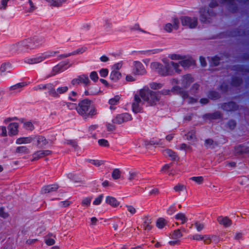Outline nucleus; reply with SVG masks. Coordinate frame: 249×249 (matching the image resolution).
I'll list each match as a JSON object with an SVG mask.
<instances>
[{
	"instance_id": "nucleus-1",
	"label": "nucleus",
	"mask_w": 249,
	"mask_h": 249,
	"mask_svg": "<svg viewBox=\"0 0 249 249\" xmlns=\"http://www.w3.org/2000/svg\"><path fill=\"white\" fill-rule=\"evenodd\" d=\"M92 101L87 98L80 100L76 111L83 118H92L97 114V109Z\"/></svg>"
},
{
	"instance_id": "nucleus-2",
	"label": "nucleus",
	"mask_w": 249,
	"mask_h": 249,
	"mask_svg": "<svg viewBox=\"0 0 249 249\" xmlns=\"http://www.w3.org/2000/svg\"><path fill=\"white\" fill-rule=\"evenodd\" d=\"M218 5L217 0H212L209 4L210 8L206 9L205 7H201L199 9V19L201 22L207 23L211 22V18L216 16V13L212 8L217 7Z\"/></svg>"
},
{
	"instance_id": "nucleus-3",
	"label": "nucleus",
	"mask_w": 249,
	"mask_h": 249,
	"mask_svg": "<svg viewBox=\"0 0 249 249\" xmlns=\"http://www.w3.org/2000/svg\"><path fill=\"white\" fill-rule=\"evenodd\" d=\"M139 94L141 98L147 102L150 106H155L160 99V96L158 95V93L151 90L148 87H144L140 89Z\"/></svg>"
},
{
	"instance_id": "nucleus-4",
	"label": "nucleus",
	"mask_w": 249,
	"mask_h": 249,
	"mask_svg": "<svg viewBox=\"0 0 249 249\" xmlns=\"http://www.w3.org/2000/svg\"><path fill=\"white\" fill-rule=\"evenodd\" d=\"M43 39L38 36L26 39L17 44V47L21 51L28 49H34L38 47L43 42Z\"/></svg>"
},
{
	"instance_id": "nucleus-5",
	"label": "nucleus",
	"mask_w": 249,
	"mask_h": 249,
	"mask_svg": "<svg viewBox=\"0 0 249 249\" xmlns=\"http://www.w3.org/2000/svg\"><path fill=\"white\" fill-rule=\"evenodd\" d=\"M150 66L153 70L161 76H172L174 74V70L169 63L163 65L160 62H154L151 63Z\"/></svg>"
},
{
	"instance_id": "nucleus-6",
	"label": "nucleus",
	"mask_w": 249,
	"mask_h": 249,
	"mask_svg": "<svg viewBox=\"0 0 249 249\" xmlns=\"http://www.w3.org/2000/svg\"><path fill=\"white\" fill-rule=\"evenodd\" d=\"M180 20L182 26H187L190 29L195 28L198 24V19L196 17L182 16L180 17Z\"/></svg>"
},
{
	"instance_id": "nucleus-7",
	"label": "nucleus",
	"mask_w": 249,
	"mask_h": 249,
	"mask_svg": "<svg viewBox=\"0 0 249 249\" xmlns=\"http://www.w3.org/2000/svg\"><path fill=\"white\" fill-rule=\"evenodd\" d=\"M132 120V117L131 115L128 113L125 112L117 114L112 120V123L114 124H121Z\"/></svg>"
},
{
	"instance_id": "nucleus-8",
	"label": "nucleus",
	"mask_w": 249,
	"mask_h": 249,
	"mask_svg": "<svg viewBox=\"0 0 249 249\" xmlns=\"http://www.w3.org/2000/svg\"><path fill=\"white\" fill-rule=\"evenodd\" d=\"M90 83L88 74H83L77 76L71 81V84L73 86H77L83 84L84 86H87Z\"/></svg>"
},
{
	"instance_id": "nucleus-9",
	"label": "nucleus",
	"mask_w": 249,
	"mask_h": 249,
	"mask_svg": "<svg viewBox=\"0 0 249 249\" xmlns=\"http://www.w3.org/2000/svg\"><path fill=\"white\" fill-rule=\"evenodd\" d=\"M69 63L68 60L63 61L54 66L52 69V75H55L68 69L70 67L68 66Z\"/></svg>"
},
{
	"instance_id": "nucleus-10",
	"label": "nucleus",
	"mask_w": 249,
	"mask_h": 249,
	"mask_svg": "<svg viewBox=\"0 0 249 249\" xmlns=\"http://www.w3.org/2000/svg\"><path fill=\"white\" fill-rule=\"evenodd\" d=\"M221 107L223 110L228 112L236 111L239 108V106L234 101L224 103Z\"/></svg>"
},
{
	"instance_id": "nucleus-11",
	"label": "nucleus",
	"mask_w": 249,
	"mask_h": 249,
	"mask_svg": "<svg viewBox=\"0 0 249 249\" xmlns=\"http://www.w3.org/2000/svg\"><path fill=\"white\" fill-rule=\"evenodd\" d=\"M68 89L69 88L67 86L59 87L55 89L53 85L51 96L55 99L58 98L60 97V94L66 93Z\"/></svg>"
},
{
	"instance_id": "nucleus-12",
	"label": "nucleus",
	"mask_w": 249,
	"mask_h": 249,
	"mask_svg": "<svg viewBox=\"0 0 249 249\" xmlns=\"http://www.w3.org/2000/svg\"><path fill=\"white\" fill-rule=\"evenodd\" d=\"M220 2L221 3H227L228 11L232 13H236L238 9L235 0H220Z\"/></svg>"
},
{
	"instance_id": "nucleus-13",
	"label": "nucleus",
	"mask_w": 249,
	"mask_h": 249,
	"mask_svg": "<svg viewBox=\"0 0 249 249\" xmlns=\"http://www.w3.org/2000/svg\"><path fill=\"white\" fill-rule=\"evenodd\" d=\"M46 58L47 55L42 54L41 55L35 56L31 58H26L25 59V62L30 64H37L43 61Z\"/></svg>"
},
{
	"instance_id": "nucleus-14",
	"label": "nucleus",
	"mask_w": 249,
	"mask_h": 249,
	"mask_svg": "<svg viewBox=\"0 0 249 249\" xmlns=\"http://www.w3.org/2000/svg\"><path fill=\"white\" fill-rule=\"evenodd\" d=\"M35 140L36 141V145L39 148H45L49 144V140L46 139L44 136L41 135L35 136Z\"/></svg>"
},
{
	"instance_id": "nucleus-15",
	"label": "nucleus",
	"mask_w": 249,
	"mask_h": 249,
	"mask_svg": "<svg viewBox=\"0 0 249 249\" xmlns=\"http://www.w3.org/2000/svg\"><path fill=\"white\" fill-rule=\"evenodd\" d=\"M133 73L136 75H143L146 71L143 64L140 61H134V66L133 68Z\"/></svg>"
},
{
	"instance_id": "nucleus-16",
	"label": "nucleus",
	"mask_w": 249,
	"mask_h": 249,
	"mask_svg": "<svg viewBox=\"0 0 249 249\" xmlns=\"http://www.w3.org/2000/svg\"><path fill=\"white\" fill-rule=\"evenodd\" d=\"M53 84L52 83H47L45 84H40L36 86L34 88L35 90H47V93L49 95L51 96L52 91L53 87Z\"/></svg>"
},
{
	"instance_id": "nucleus-17",
	"label": "nucleus",
	"mask_w": 249,
	"mask_h": 249,
	"mask_svg": "<svg viewBox=\"0 0 249 249\" xmlns=\"http://www.w3.org/2000/svg\"><path fill=\"white\" fill-rule=\"evenodd\" d=\"M217 220L220 225L225 228H229L232 225V221L227 216H219Z\"/></svg>"
},
{
	"instance_id": "nucleus-18",
	"label": "nucleus",
	"mask_w": 249,
	"mask_h": 249,
	"mask_svg": "<svg viewBox=\"0 0 249 249\" xmlns=\"http://www.w3.org/2000/svg\"><path fill=\"white\" fill-rule=\"evenodd\" d=\"M194 79L190 74H187L182 76L181 85L184 88H187L193 82Z\"/></svg>"
},
{
	"instance_id": "nucleus-19",
	"label": "nucleus",
	"mask_w": 249,
	"mask_h": 249,
	"mask_svg": "<svg viewBox=\"0 0 249 249\" xmlns=\"http://www.w3.org/2000/svg\"><path fill=\"white\" fill-rule=\"evenodd\" d=\"M222 117V114L219 111H215L213 113H208L203 115V118L204 119L215 120L221 119Z\"/></svg>"
},
{
	"instance_id": "nucleus-20",
	"label": "nucleus",
	"mask_w": 249,
	"mask_h": 249,
	"mask_svg": "<svg viewBox=\"0 0 249 249\" xmlns=\"http://www.w3.org/2000/svg\"><path fill=\"white\" fill-rule=\"evenodd\" d=\"M8 134L9 136H15L18 134V123H11L8 125Z\"/></svg>"
},
{
	"instance_id": "nucleus-21",
	"label": "nucleus",
	"mask_w": 249,
	"mask_h": 249,
	"mask_svg": "<svg viewBox=\"0 0 249 249\" xmlns=\"http://www.w3.org/2000/svg\"><path fill=\"white\" fill-rule=\"evenodd\" d=\"M172 92L179 93L183 99H187L189 95L188 93L186 91L183 89L182 88L178 86H174L171 89Z\"/></svg>"
},
{
	"instance_id": "nucleus-22",
	"label": "nucleus",
	"mask_w": 249,
	"mask_h": 249,
	"mask_svg": "<svg viewBox=\"0 0 249 249\" xmlns=\"http://www.w3.org/2000/svg\"><path fill=\"white\" fill-rule=\"evenodd\" d=\"M58 188L57 184H50L42 187L41 192L42 194H47L56 191Z\"/></svg>"
},
{
	"instance_id": "nucleus-23",
	"label": "nucleus",
	"mask_w": 249,
	"mask_h": 249,
	"mask_svg": "<svg viewBox=\"0 0 249 249\" xmlns=\"http://www.w3.org/2000/svg\"><path fill=\"white\" fill-rule=\"evenodd\" d=\"M35 141L34 136H30L27 137H20L16 140V143L17 144L23 143H30Z\"/></svg>"
},
{
	"instance_id": "nucleus-24",
	"label": "nucleus",
	"mask_w": 249,
	"mask_h": 249,
	"mask_svg": "<svg viewBox=\"0 0 249 249\" xmlns=\"http://www.w3.org/2000/svg\"><path fill=\"white\" fill-rule=\"evenodd\" d=\"M234 151L236 154L240 155L243 153H249V147L244 144H240L235 147Z\"/></svg>"
},
{
	"instance_id": "nucleus-25",
	"label": "nucleus",
	"mask_w": 249,
	"mask_h": 249,
	"mask_svg": "<svg viewBox=\"0 0 249 249\" xmlns=\"http://www.w3.org/2000/svg\"><path fill=\"white\" fill-rule=\"evenodd\" d=\"M106 203L113 207H117L120 204V202L116 198L109 196L106 197Z\"/></svg>"
},
{
	"instance_id": "nucleus-26",
	"label": "nucleus",
	"mask_w": 249,
	"mask_h": 249,
	"mask_svg": "<svg viewBox=\"0 0 249 249\" xmlns=\"http://www.w3.org/2000/svg\"><path fill=\"white\" fill-rule=\"evenodd\" d=\"M179 64L184 68H188L195 64V61L191 58L182 59L179 62Z\"/></svg>"
},
{
	"instance_id": "nucleus-27",
	"label": "nucleus",
	"mask_w": 249,
	"mask_h": 249,
	"mask_svg": "<svg viewBox=\"0 0 249 249\" xmlns=\"http://www.w3.org/2000/svg\"><path fill=\"white\" fill-rule=\"evenodd\" d=\"M122 74L119 71L113 70L110 72L109 78L114 82H117L121 77Z\"/></svg>"
},
{
	"instance_id": "nucleus-28",
	"label": "nucleus",
	"mask_w": 249,
	"mask_h": 249,
	"mask_svg": "<svg viewBox=\"0 0 249 249\" xmlns=\"http://www.w3.org/2000/svg\"><path fill=\"white\" fill-rule=\"evenodd\" d=\"M243 82L242 78L237 76H232L231 78V84L234 87H238L240 86Z\"/></svg>"
},
{
	"instance_id": "nucleus-29",
	"label": "nucleus",
	"mask_w": 249,
	"mask_h": 249,
	"mask_svg": "<svg viewBox=\"0 0 249 249\" xmlns=\"http://www.w3.org/2000/svg\"><path fill=\"white\" fill-rule=\"evenodd\" d=\"M207 96L210 99L214 101L219 99L221 95L218 92L213 90H211L208 91Z\"/></svg>"
},
{
	"instance_id": "nucleus-30",
	"label": "nucleus",
	"mask_w": 249,
	"mask_h": 249,
	"mask_svg": "<svg viewBox=\"0 0 249 249\" xmlns=\"http://www.w3.org/2000/svg\"><path fill=\"white\" fill-rule=\"evenodd\" d=\"M164 154L171 158L173 160H176L179 159L177 153L170 149H166L164 151Z\"/></svg>"
},
{
	"instance_id": "nucleus-31",
	"label": "nucleus",
	"mask_w": 249,
	"mask_h": 249,
	"mask_svg": "<svg viewBox=\"0 0 249 249\" xmlns=\"http://www.w3.org/2000/svg\"><path fill=\"white\" fill-rule=\"evenodd\" d=\"M162 51L161 49H154L152 50H148L144 51H139L141 54H144L146 55H150L153 54L158 53Z\"/></svg>"
},
{
	"instance_id": "nucleus-32",
	"label": "nucleus",
	"mask_w": 249,
	"mask_h": 249,
	"mask_svg": "<svg viewBox=\"0 0 249 249\" xmlns=\"http://www.w3.org/2000/svg\"><path fill=\"white\" fill-rule=\"evenodd\" d=\"M52 7H58L61 6L66 0H45Z\"/></svg>"
},
{
	"instance_id": "nucleus-33",
	"label": "nucleus",
	"mask_w": 249,
	"mask_h": 249,
	"mask_svg": "<svg viewBox=\"0 0 249 249\" xmlns=\"http://www.w3.org/2000/svg\"><path fill=\"white\" fill-rule=\"evenodd\" d=\"M221 58L217 55H214L211 58L210 61V66H217L220 64Z\"/></svg>"
},
{
	"instance_id": "nucleus-34",
	"label": "nucleus",
	"mask_w": 249,
	"mask_h": 249,
	"mask_svg": "<svg viewBox=\"0 0 249 249\" xmlns=\"http://www.w3.org/2000/svg\"><path fill=\"white\" fill-rule=\"evenodd\" d=\"M79 53H82V51L80 49H77L76 50L73 51L70 53H67L64 54H60L58 56L59 59L69 57L71 55H75Z\"/></svg>"
},
{
	"instance_id": "nucleus-35",
	"label": "nucleus",
	"mask_w": 249,
	"mask_h": 249,
	"mask_svg": "<svg viewBox=\"0 0 249 249\" xmlns=\"http://www.w3.org/2000/svg\"><path fill=\"white\" fill-rule=\"evenodd\" d=\"M167 221L162 217L159 218L156 221V225L158 229H162L167 224Z\"/></svg>"
},
{
	"instance_id": "nucleus-36",
	"label": "nucleus",
	"mask_w": 249,
	"mask_h": 249,
	"mask_svg": "<svg viewBox=\"0 0 249 249\" xmlns=\"http://www.w3.org/2000/svg\"><path fill=\"white\" fill-rule=\"evenodd\" d=\"M151 223V220L148 217H145L143 219V227L145 230L149 231L152 229V226L150 225Z\"/></svg>"
},
{
	"instance_id": "nucleus-37",
	"label": "nucleus",
	"mask_w": 249,
	"mask_h": 249,
	"mask_svg": "<svg viewBox=\"0 0 249 249\" xmlns=\"http://www.w3.org/2000/svg\"><path fill=\"white\" fill-rule=\"evenodd\" d=\"M175 218L177 220H180L181 221V224H184L185 223L187 222L188 220V219L185 215L182 213H179L176 214Z\"/></svg>"
},
{
	"instance_id": "nucleus-38",
	"label": "nucleus",
	"mask_w": 249,
	"mask_h": 249,
	"mask_svg": "<svg viewBox=\"0 0 249 249\" xmlns=\"http://www.w3.org/2000/svg\"><path fill=\"white\" fill-rule=\"evenodd\" d=\"M162 140L160 139L154 140L152 139L150 141H147L145 142V144L146 146L148 145H157L162 144Z\"/></svg>"
},
{
	"instance_id": "nucleus-39",
	"label": "nucleus",
	"mask_w": 249,
	"mask_h": 249,
	"mask_svg": "<svg viewBox=\"0 0 249 249\" xmlns=\"http://www.w3.org/2000/svg\"><path fill=\"white\" fill-rule=\"evenodd\" d=\"M100 91H101L99 87L96 88L95 90H89L88 89H86L85 90L84 95L85 96L95 95L98 94Z\"/></svg>"
},
{
	"instance_id": "nucleus-40",
	"label": "nucleus",
	"mask_w": 249,
	"mask_h": 249,
	"mask_svg": "<svg viewBox=\"0 0 249 249\" xmlns=\"http://www.w3.org/2000/svg\"><path fill=\"white\" fill-rule=\"evenodd\" d=\"M232 70L239 72H249V69H245L243 65H236L233 66Z\"/></svg>"
},
{
	"instance_id": "nucleus-41",
	"label": "nucleus",
	"mask_w": 249,
	"mask_h": 249,
	"mask_svg": "<svg viewBox=\"0 0 249 249\" xmlns=\"http://www.w3.org/2000/svg\"><path fill=\"white\" fill-rule=\"evenodd\" d=\"M140 104L137 103L135 102H133L132 104V111L135 113L140 112L142 110Z\"/></svg>"
},
{
	"instance_id": "nucleus-42",
	"label": "nucleus",
	"mask_w": 249,
	"mask_h": 249,
	"mask_svg": "<svg viewBox=\"0 0 249 249\" xmlns=\"http://www.w3.org/2000/svg\"><path fill=\"white\" fill-rule=\"evenodd\" d=\"M169 64L170 65L171 67H172V69L174 70V71L178 73H180L181 72V70L179 69V63H176L174 62L173 61H171Z\"/></svg>"
},
{
	"instance_id": "nucleus-43",
	"label": "nucleus",
	"mask_w": 249,
	"mask_h": 249,
	"mask_svg": "<svg viewBox=\"0 0 249 249\" xmlns=\"http://www.w3.org/2000/svg\"><path fill=\"white\" fill-rule=\"evenodd\" d=\"M182 236V234L179 229L176 230L174 231L171 235V238L174 240H178Z\"/></svg>"
},
{
	"instance_id": "nucleus-44",
	"label": "nucleus",
	"mask_w": 249,
	"mask_h": 249,
	"mask_svg": "<svg viewBox=\"0 0 249 249\" xmlns=\"http://www.w3.org/2000/svg\"><path fill=\"white\" fill-rule=\"evenodd\" d=\"M214 143L215 145L216 144V143H214L212 139L209 138L205 140L204 145L207 148H210L212 149L214 148V146H213Z\"/></svg>"
},
{
	"instance_id": "nucleus-45",
	"label": "nucleus",
	"mask_w": 249,
	"mask_h": 249,
	"mask_svg": "<svg viewBox=\"0 0 249 249\" xmlns=\"http://www.w3.org/2000/svg\"><path fill=\"white\" fill-rule=\"evenodd\" d=\"M32 156L33 160H38L39 159L44 157L42 150H38L35 152V153H33Z\"/></svg>"
},
{
	"instance_id": "nucleus-46",
	"label": "nucleus",
	"mask_w": 249,
	"mask_h": 249,
	"mask_svg": "<svg viewBox=\"0 0 249 249\" xmlns=\"http://www.w3.org/2000/svg\"><path fill=\"white\" fill-rule=\"evenodd\" d=\"M10 64L9 63H2L0 67V74H2L7 71V70L10 67Z\"/></svg>"
},
{
	"instance_id": "nucleus-47",
	"label": "nucleus",
	"mask_w": 249,
	"mask_h": 249,
	"mask_svg": "<svg viewBox=\"0 0 249 249\" xmlns=\"http://www.w3.org/2000/svg\"><path fill=\"white\" fill-rule=\"evenodd\" d=\"M120 99V97L119 95H115L113 98L110 99L108 101V104L111 105L110 108H111V106L117 105Z\"/></svg>"
},
{
	"instance_id": "nucleus-48",
	"label": "nucleus",
	"mask_w": 249,
	"mask_h": 249,
	"mask_svg": "<svg viewBox=\"0 0 249 249\" xmlns=\"http://www.w3.org/2000/svg\"><path fill=\"white\" fill-rule=\"evenodd\" d=\"M209 239V237H207V235H202L199 234H196L193 235V239L196 240V241H205L206 239Z\"/></svg>"
},
{
	"instance_id": "nucleus-49",
	"label": "nucleus",
	"mask_w": 249,
	"mask_h": 249,
	"mask_svg": "<svg viewBox=\"0 0 249 249\" xmlns=\"http://www.w3.org/2000/svg\"><path fill=\"white\" fill-rule=\"evenodd\" d=\"M112 178L113 179L116 180L119 179L121 177V172L118 168L114 169L111 174Z\"/></svg>"
},
{
	"instance_id": "nucleus-50",
	"label": "nucleus",
	"mask_w": 249,
	"mask_h": 249,
	"mask_svg": "<svg viewBox=\"0 0 249 249\" xmlns=\"http://www.w3.org/2000/svg\"><path fill=\"white\" fill-rule=\"evenodd\" d=\"M16 152L18 153L27 154L29 153V149L25 146H18L16 148Z\"/></svg>"
},
{
	"instance_id": "nucleus-51",
	"label": "nucleus",
	"mask_w": 249,
	"mask_h": 249,
	"mask_svg": "<svg viewBox=\"0 0 249 249\" xmlns=\"http://www.w3.org/2000/svg\"><path fill=\"white\" fill-rule=\"evenodd\" d=\"M163 86V84L158 83L156 82H152L149 84V87L153 89H161Z\"/></svg>"
},
{
	"instance_id": "nucleus-52",
	"label": "nucleus",
	"mask_w": 249,
	"mask_h": 249,
	"mask_svg": "<svg viewBox=\"0 0 249 249\" xmlns=\"http://www.w3.org/2000/svg\"><path fill=\"white\" fill-rule=\"evenodd\" d=\"M23 127L26 130H33L34 129V126L31 122H25L23 123Z\"/></svg>"
},
{
	"instance_id": "nucleus-53",
	"label": "nucleus",
	"mask_w": 249,
	"mask_h": 249,
	"mask_svg": "<svg viewBox=\"0 0 249 249\" xmlns=\"http://www.w3.org/2000/svg\"><path fill=\"white\" fill-rule=\"evenodd\" d=\"M91 197H87L84 198L82 201L81 204L83 206L88 207L90 205Z\"/></svg>"
},
{
	"instance_id": "nucleus-54",
	"label": "nucleus",
	"mask_w": 249,
	"mask_h": 249,
	"mask_svg": "<svg viewBox=\"0 0 249 249\" xmlns=\"http://www.w3.org/2000/svg\"><path fill=\"white\" fill-rule=\"evenodd\" d=\"M227 125L230 129L233 130L236 126V123L235 120L231 119L228 122Z\"/></svg>"
},
{
	"instance_id": "nucleus-55",
	"label": "nucleus",
	"mask_w": 249,
	"mask_h": 249,
	"mask_svg": "<svg viewBox=\"0 0 249 249\" xmlns=\"http://www.w3.org/2000/svg\"><path fill=\"white\" fill-rule=\"evenodd\" d=\"M98 143L101 146L107 147L109 146L108 141L104 139H99L98 141Z\"/></svg>"
},
{
	"instance_id": "nucleus-56",
	"label": "nucleus",
	"mask_w": 249,
	"mask_h": 249,
	"mask_svg": "<svg viewBox=\"0 0 249 249\" xmlns=\"http://www.w3.org/2000/svg\"><path fill=\"white\" fill-rule=\"evenodd\" d=\"M103 197L104 195L100 194L96 198H95L93 202V204L94 205H98L100 204L102 201Z\"/></svg>"
},
{
	"instance_id": "nucleus-57",
	"label": "nucleus",
	"mask_w": 249,
	"mask_h": 249,
	"mask_svg": "<svg viewBox=\"0 0 249 249\" xmlns=\"http://www.w3.org/2000/svg\"><path fill=\"white\" fill-rule=\"evenodd\" d=\"M190 179L198 184H201L203 182V178L202 176L193 177Z\"/></svg>"
},
{
	"instance_id": "nucleus-58",
	"label": "nucleus",
	"mask_w": 249,
	"mask_h": 249,
	"mask_svg": "<svg viewBox=\"0 0 249 249\" xmlns=\"http://www.w3.org/2000/svg\"><path fill=\"white\" fill-rule=\"evenodd\" d=\"M88 160L89 162L91 163L92 164H93L97 167H99L103 164V161L98 160L89 159Z\"/></svg>"
},
{
	"instance_id": "nucleus-59",
	"label": "nucleus",
	"mask_w": 249,
	"mask_h": 249,
	"mask_svg": "<svg viewBox=\"0 0 249 249\" xmlns=\"http://www.w3.org/2000/svg\"><path fill=\"white\" fill-rule=\"evenodd\" d=\"M187 139L191 141L196 139V132L194 130L189 132L186 135Z\"/></svg>"
},
{
	"instance_id": "nucleus-60",
	"label": "nucleus",
	"mask_w": 249,
	"mask_h": 249,
	"mask_svg": "<svg viewBox=\"0 0 249 249\" xmlns=\"http://www.w3.org/2000/svg\"><path fill=\"white\" fill-rule=\"evenodd\" d=\"M27 85V84L25 82H21L17 83L12 86L11 87V89L14 90L18 89L21 88Z\"/></svg>"
},
{
	"instance_id": "nucleus-61",
	"label": "nucleus",
	"mask_w": 249,
	"mask_h": 249,
	"mask_svg": "<svg viewBox=\"0 0 249 249\" xmlns=\"http://www.w3.org/2000/svg\"><path fill=\"white\" fill-rule=\"evenodd\" d=\"M89 77L91 80L93 81L94 82H97L99 78L97 73L95 71L91 72L89 74Z\"/></svg>"
},
{
	"instance_id": "nucleus-62",
	"label": "nucleus",
	"mask_w": 249,
	"mask_h": 249,
	"mask_svg": "<svg viewBox=\"0 0 249 249\" xmlns=\"http://www.w3.org/2000/svg\"><path fill=\"white\" fill-rule=\"evenodd\" d=\"M169 57L172 60H182L185 58V56L174 53L170 54Z\"/></svg>"
},
{
	"instance_id": "nucleus-63",
	"label": "nucleus",
	"mask_w": 249,
	"mask_h": 249,
	"mask_svg": "<svg viewBox=\"0 0 249 249\" xmlns=\"http://www.w3.org/2000/svg\"><path fill=\"white\" fill-rule=\"evenodd\" d=\"M185 189L184 185L180 184H178L174 187V190L176 192H180Z\"/></svg>"
},
{
	"instance_id": "nucleus-64",
	"label": "nucleus",
	"mask_w": 249,
	"mask_h": 249,
	"mask_svg": "<svg viewBox=\"0 0 249 249\" xmlns=\"http://www.w3.org/2000/svg\"><path fill=\"white\" fill-rule=\"evenodd\" d=\"M77 95V93L76 92L72 91L70 93L68 99L71 101L75 102L77 101V98L75 97Z\"/></svg>"
}]
</instances>
